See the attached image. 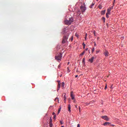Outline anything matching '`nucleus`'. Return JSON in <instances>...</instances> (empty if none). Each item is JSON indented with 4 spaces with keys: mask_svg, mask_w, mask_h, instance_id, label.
<instances>
[{
    "mask_svg": "<svg viewBox=\"0 0 127 127\" xmlns=\"http://www.w3.org/2000/svg\"><path fill=\"white\" fill-rule=\"evenodd\" d=\"M72 22H74V19L73 17H70L68 20H64V24H66V25H70Z\"/></svg>",
    "mask_w": 127,
    "mask_h": 127,
    "instance_id": "nucleus-1",
    "label": "nucleus"
},
{
    "mask_svg": "<svg viewBox=\"0 0 127 127\" xmlns=\"http://www.w3.org/2000/svg\"><path fill=\"white\" fill-rule=\"evenodd\" d=\"M111 10H112V8H108L107 9V12H111Z\"/></svg>",
    "mask_w": 127,
    "mask_h": 127,
    "instance_id": "nucleus-19",
    "label": "nucleus"
},
{
    "mask_svg": "<svg viewBox=\"0 0 127 127\" xmlns=\"http://www.w3.org/2000/svg\"><path fill=\"white\" fill-rule=\"evenodd\" d=\"M102 19L103 21V22H106V18H105L104 17H103Z\"/></svg>",
    "mask_w": 127,
    "mask_h": 127,
    "instance_id": "nucleus-16",
    "label": "nucleus"
},
{
    "mask_svg": "<svg viewBox=\"0 0 127 127\" xmlns=\"http://www.w3.org/2000/svg\"><path fill=\"white\" fill-rule=\"evenodd\" d=\"M88 51V48H86V49H85V51Z\"/></svg>",
    "mask_w": 127,
    "mask_h": 127,
    "instance_id": "nucleus-41",
    "label": "nucleus"
},
{
    "mask_svg": "<svg viewBox=\"0 0 127 127\" xmlns=\"http://www.w3.org/2000/svg\"><path fill=\"white\" fill-rule=\"evenodd\" d=\"M55 59L58 61H61V59H62V54L60 53L58 55L56 56Z\"/></svg>",
    "mask_w": 127,
    "mask_h": 127,
    "instance_id": "nucleus-3",
    "label": "nucleus"
},
{
    "mask_svg": "<svg viewBox=\"0 0 127 127\" xmlns=\"http://www.w3.org/2000/svg\"><path fill=\"white\" fill-rule=\"evenodd\" d=\"M85 105H86V106H89V105H90V103H85Z\"/></svg>",
    "mask_w": 127,
    "mask_h": 127,
    "instance_id": "nucleus-27",
    "label": "nucleus"
},
{
    "mask_svg": "<svg viewBox=\"0 0 127 127\" xmlns=\"http://www.w3.org/2000/svg\"><path fill=\"white\" fill-rule=\"evenodd\" d=\"M57 100H58V102H59V99L56 98L55 100V101H56Z\"/></svg>",
    "mask_w": 127,
    "mask_h": 127,
    "instance_id": "nucleus-28",
    "label": "nucleus"
},
{
    "mask_svg": "<svg viewBox=\"0 0 127 127\" xmlns=\"http://www.w3.org/2000/svg\"><path fill=\"white\" fill-rule=\"evenodd\" d=\"M101 119L105 120V121H107V122H109V121H110V118H109L107 116H101Z\"/></svg>",
    "mask_w": 127,
    "mask_h": 127,
    "instance_id": "nucleus-5",
    "label": "nucleus"
},
{
    "mask_svg": "<svg viewBox=\"0 0 127 127\" xmlns=\"http://www.w3.org/2000/svg\"><path fill=\"white\" fill-rule=\"evenodd\" d=\"M94 51H95V48H92V53H93V52H94Z\"/></svg>",
    "mask_w": 127,
    "mask_h": 127,
    "instance_id": "nucleus-25",
    "label": "nucleus"
},
{
    "mask_svg": "<svg viewBox=\"0 0 127 127\" xmlns=\"http://www.w3.org/2000/svg\"><path fill=\"white\" fill-rule=\"evenodd\" d=\"M75 100L73 101V103H75Z\"/></svg>",
    "mask_w": 127,
    "mask_h": 127,
    "instance_id": "nucleus-46",
    "label": "nucleus"
},
{
    "mask_svg": "<svg viewBox=\"0 0 127 127\" xmlns=\"http://www.w3.org/2000/svg\"><path fill=\"white\" fill-rule=\"evenodd\" d=\"M61 125H63V122L61 121Z\"/></svg>",
    "mask_w": 127,
    "mask_h": 127,
    "instance_id": "nucleus-36",
    "label": "nucleus"
},
{
    "mask_svg": "<svg viewBox=\"0 0 127 127\" xmlns=\"http://www.w3.org/2000/svg\"><path fill=\"white\" fill-rule=\"evenodd\" d=\"M61 111V108H60L59 109V110L58 111V115H59V114L60 113Z\"/></svg>",
    "mask_w": 127,
    "mask_h": 127,
    "instance_id": "nucleus-17",
    "label": "nucleus"
},
{
    "mask_svg": "<svg viewBox=\"0 0 127 127\" xmlns=\"http://www.w3.org/2000/svg\"><path fill=\"white\" fill-rule=\"evenodd\" d=\"M104 55H105L106 57H107L108 56H109V52L105 51L104 53Z\"/></svg>",
    "mask_w": 127,
    "mask_h": 127,
    "instance_id": "nucleus-11",
    "label": "nucleus"
},
{
    "mask_svg": "<svg viewBox=\"0 0 127 127\" xmlns=\"http://www.w3.org/2000/svg\"><path fill=\"white\" fill-rule=\"evenodd\" d=\"M110 125H111V123H110V122H105L103 124V126H110Z\"/></svg>",
    "mask_w": 127,
    "mask_h": 127,
    "instance_id": "nucleus-10",
    "label": "nucleus"
},
{
    "mask_svg": "<svg viewBox=\"0 0 127 127\" xmlns=\"http://www.w3.org/2000/svg\"><path fill=\"white\" fill-rule=\"evenodd\" d=\"M73 36H71V39H69V40H71V41H73Z\"/></svg>",
    "mask_w": 127,
    "mask_h": 127,
    "instance_id": "nucleus-23",
    "label": "nucleus"
},
{
    "mask_svg": "<svg viewBox=\"0 0 127 127\" xmlns=\"http://www.w3.org/2000/svg\"><path fill=\"white\" fill-rule=\"evenodd\" d=\"M94 46L96 47L97 46V44H96V42H94Z\"/></svg>",
    "mask_w": 127,
    "mask_h": 127,
    "instance_id": "nucleus-30",
    "label": "nucleus"
},
{
    "mask_svg": "<svg viewBox=\"0 0 127 127\" xmlns=\"http://www.w3.org/2000/svg\"><path fill=\"white\" fill-rule=\"evenodd\" d=\"M98 7H99V8H100V9H101V8H102V6L100 5H99L98 6Z\"/></svg>",
    "mask_w": 127,
    "mask_h": 127,
    "instance_id": "nucleus-26",
    "label": "nucleus"
},
{
    "mask_svg": "<svg viewBox=\"0 0 127 127\" xmlns=\"http://www.w3.org/2000/svg\"><path fill=\"white\" fill-rule=\"evenodd\" d=\"M85 51H84L80 55L81 56H83V55H84V54H85Z\"/></svg>",
    "mask_w": 127,
    "mask_h": 127,
    "instance_id": "nucleus-21",
    "label": "nucleus"
},
{
    "mask_svg": "<svg viewBox=\"0 0 127 127\" xmlns=\"http://www.w3.org/2000/svg\"><path fill=\"white\" fill-rule=\"evenodd\" d=\"M105 13H106V10L101 11V14L103 15L105 14Z\"/></svg>",
    "mask_w": 127,
    "mask_h": 127,
    "instance_id": "nucleus-13",
    "label": "nucleus"
},
{
    "mask_svg": "<svg viewBox=\"0 0 127 127\" xmlns=\"http://www.w3.org/2000/svg\"><path fill=\"white\" fill-rule=\"evenodd\" d=\"M76 13H77V16H79V15H81V11L80 10H77Z\"/></svg>",
    "mask_w": 127,
    "mask_h": 127,
    "instance_id": "nucleus-9",
    "label": "nucleus"
},
{
    "mask_svg": "<svg viewBox=\"0 0 127 127\" xmlns=\"http://www.w3.org/2000/svg\"><path fill=\"white\" fill-rule=\"evenodd\" d=\"M66 31V28H64L63 30V34H64Z\"/></svg>",
    "mask_w": 127,
    "mask_h": 127,
    "instance_id": "nucleus-18",
    "label": "nucleus"
},
{
    "mask_svg": "<svg viewBox=\"0 0 127 127\" xmlns=\"http://www.w3.org/2000/svg\"><path fill=\"white\" fill-rule=\"evenodd\" d=\"M75 108H76V109L78 108V107H77V105L75 106Z\"/></svg>",
    "mask_w": 127,
    "mask_h": 127,
    "instance_id": "nucleus-44",
    "label": "nucleus"
},
{
    "mask_svg": "<svg viewBox=\"0 0 127 127\" xmlns=\"http://www.w3.org/2000/svg\"><path fill=\"white\" fill-rule=\"evenodd\" d=\"M65 85V83L64 82L62 83V88L63 89L64 88V86Z\"/></svg>",
    "mask_w": 127,
    "mask_h": 127,
    "instance_id": "nucleus-15",
    "label": "nucleus"
},
{
    "mask_svg": "<svg viewBox=\"0 0 127 127\" xmlns=\"http://www.w3.org/2000/svg\"><path fill=\"white\" fill-rule=\"evenodd\" d=\"M68 36H69V34H67V35H64L63 38V41L62 42V43L63 44H64V43H66L67 42V40L68 39Z\"/></svg>",
    "mask_w": 127,
    "mask_h": 127,
    "instance_id": "nucleus-2",
    "label": "nucleus"
},
{
    "mask_svg": "<svg viewBox=\"0 0 127 127\" xmlns=\"http://www.w3.org/2000/svg\"><path fill=\"white\" fill-rule=\"evenodd\" d=\"M78 77V75H75V78H77Z\"/></svg>",
    "mask_w": 127,
    "mask_h": 127,
    "instance_id": "nucleus-42",
    "label": "nucleus"
},
{
    "mask_svg": "<svg viewBox=\"0 0 127 127\" xmlns=\"http://www.w3.org/2000/svg\"><path fill=\"white\" fill-rule=\"evenodd\" d=\"M83 61H85V58L83 59Z\"/></svg>",
    "mask_w": 127,
    "mask_h": 127,
    "instance_id": "nucleus-45",
    "label": "nucleus"
},
{
    "mask_svg": "<svg viewBox=\"0 0 127 127\" xmlns=\"http://www.w3.org/2000/svg\"><path fill=\"white\" fill-rule=\"evenodd\" d=\"M79 112H81V107H79Z\"/></svg>",
    "mask_w": 127,
    "mask_h": 127,
    "instance_id": "nucleus-33",
    "label": "nucleus"
},
{
    "mask_svg": "<svg viewBox=\"0 0 127 127\" xmlns=\"http://www.w3.org/2000/svg\"><path fill=\"white\" fill-rule=\"evenodd\" d=\"M106 14H107V15L111 14V12H107Z\"/></svg>",
    "mask_w": 127,
    "mask_h": 127,
    "instance_id": "nucleus-29",
    "label": "nucleus"
},
{
    "mask_svg": "<svg viewBox=\"0 0 127 127\" xmlns=\"http://www.w3.org/2000/svg\"><path fill=\"white\" fill-rule=\"evenodd\" d=\"M75 36H76V37H78V35H77V34H75Z\"/></svg>",
    "mask_w": 127,
    "mask_h": 127,
    "instance_id": "nucleus-40",
    "label": "nucleus"
},
{
    "mask_svg": "<svg viewBox=\"0 0 127 127\" xmlns=\"http://www.w3.org/2000/svg\"><path fill=\"white\" fill-rule=\"evenodd\" d=\"M92 6H93V5L90 6V8H92Z\"/></svg>",
    "mask_w": 127,
    "mask_h": 127,
    "instance_id": "nucleus-43",
    "label": "nucleus"
},
{
    "mask_svg": "<svg viewBox=\"0 0 127 127\" xmlns=\"http://www.w3.org/2000/svg\"><path fill=\"white\" fill-rule=\"evenodd\" d=\"M67 109L68 110V112H71V105L70 104L68 105Z\"/></svg>",
    "mask_w": 127,
    "mask_h": 127,
    "instance_id": "nucleus-12",
    "label": "nucleus"
},
{
    "mask_svg": "<svg viewBox=\"0 0 127 127\" xmlns=\"http://www.w3.org/2000/svg\"><path fill=\"white\" fill-rule=\"evenodd\" d=\"M70 97L71 98V99L75 100V96H74V92L73 91H71L70 92Z\"/></svg>",
    "mask_w": 127,
    "mask_h": 127,
    "instance_id": "nucleus-6",
    "label": "nucleus"
},
{
    "mask_svg": "<svg viewBox=\"0 0 127 127\" xmlns=\"http://www.w3.org/2000/svg\"><path fill=\"white\" fill-rule=\"evenodd\" d=\"M54 119H56V115H54Z\"/></svg>",
    "mask_w": 127,
    "mask_h": 127,
    "instance_id": "nucleus-35",
    "label": "nucleus"
},
{
    "mask_svg": "<svg viewBox=\"0 0 127 127\" xmlns=\"http://www.w3.org/2000/svg\"><path fill=\"white\" fill-rule=\"evenodd\" d=\"M64 103H66V100H67V98L66 97V95H64Z\"/></svg>",
    "mask_w": 127,
    "mask_h": 127,
    "instance_id": "nucleus-14",
    "label": "nucleus"
},
{
    "mask_svg": "<svg viewBox=\"0 0 127 127\" xmlns=\"http://www.w3.org/2000/svg\"><path fill=\"white\" fill-rule=\"evenodd\" d=\"M95 59V57H92L91 59H89V62L91 63H93V61H94V60Z\"/></svg>",
    "mask_w": 127,
    "mask_h": 127,
    "instance_id": "nucleus-8",
    "label": "nucleus"
},
{
    "mask_svg": "<svg viewBox=\"0 0 127 127\" xmlns=\"http://www.w3.org/2000/svg\"><path fill=\"white\" fill-rule=\"evenodd\" d=\"M99 52H100V51L97 50L96 51V54H98V53H99Z\"/></svg>",
    "mask_w": 127,
    "mask_h": 127,
    "instance_id": "nucleus-32",
    "label": "nucleus"
},
{
    "mask_svg": "<svg viewBox=\"0 0 127 127\" xmlns=\"http://www.w3.org/2000/svg\"><path fill=\"white\" fill-rule=\"evenodd\" d=\"M92 5H94V3L92 4Z\"/></svg>",
    "mask_w": 127,
    "mask_h": 127,
    "instance_id": "nucleus-48",
    "label": "nucleus"
},
{
    "mask_svg": "<svg viewBox=\"0 0 127 127\" xmlns=\"http://www.w3.org/2000/svg\"><path fill=\"white\" fill-rule=\"evenodd\" d=\"M68 64H69V63H68Z\"/></svg>",
    "mask_w": 127,
    "mask_h": 127,
    "instance_id": "nucleus-51",
    "label": "nucleus"
},
{
    "mask_svg": "<svg viewBox=\"0 0 127 127\" xmlns=\"http://www.w3.org/2000/svg\"><path fill=\"white\" fill-rule=\"evenodd\" d=\"M50 127H52V124H50Z\"/></svg>",
    "mask_w": 127,
    "mask_h": 127,
    "instance_id": "nucleus-37",
    "label": "nucleus"
},
{
    "mask_svg": "<svg viewBox=\"0 0 127 127\" xmlns=\"http://www.w3.org/2000/svg\"><path fill=\"white\" fill-rule=\"evenodd\" d=\"M93 33H94V36H96V31H94Z\"/></svg>",
    "mask_w": 127,
    "mask_h": 127,
    "instance_id": "nucleus-31",
    "label": "nucleus"
},
{
    "mask_svg": "<svg viewBox=\"0 0 127 127\" xmlns=\"http://www.w3.org/2000/svg\"><path fill=\"white\" fill-rule=\"evenodd\" d=\"M60 88H61V83H60V81H58V91L60 90Z\"/></svg>",
    "mask_w": 127,
    "mask_h": 127,
    "instance_id": "nucleus-7",
    "label": "nucleus"
},
{
    "mask_svg": "<svg viewBox=\"0 0 127 127\" xmlns=\"http://www.w3.org/2000/svg\"><path fill=\"white\" fill-rule=\"evenodd\" d=\"M82 46H83V49H85V47H86V44H85V43H82Z\"/></svg>",
    "mask_w": 127,
    "mask_h": 127,
    "instance_id": "nucleus-20",
    "label": "nucleus"
},
{
    "mask_svg": "<svg viewBox=\"0 0 127 127\" xmlns=\"http://www.w3.org/2000/svg\"><path fill=\"white\" fill-rule=\"evenodd\" d=\"M61 76H62V75H61Z\"/></svg>",
    "mask_w": 127,
    "mask_h": 127,
    "instance_id": "nucleus-50",
    "label": "nucleus"
},
{
    "mask_svg": "<svg viewBox=\"0 0 127 127\" xmlns=\"http://www.w3.org/2000/svg\"><path fill=\"white\" fill-rule=\"evenodd\" d=\"M97 39L98 40V39H99V38H97Z\"/></svg>",
    "mask_w": 127,
    "mask_h": 127,
    "instance_id": "nucleus-49",
    "label": "nucleus"
},
{
    "mask_svg": "<svg viewBox=\"0 0 127 127\" xmlns=\"http://www.w3.org/2000/svg\"><path fill=\"white\" fill-rule=\"evenodd\" d=\"M107 88H108V86H107V84H106V85H105V90H107Z\"/></svg>",
    "mask_w": 127,
    "mask_h": 127,
    "instance_id": "nucleus-24",
    "label": "nucleus"
},
{
    "mask_svg": "<svg viewBox=\"0 0 127 127\" xmlns=\"http://www.w3.org/2000/svg\"><path fill=\"white\" fill-rule=\"evenodd\" d=\"M80 9L81 10V12H85L86 11V10L87 9V8L85 6L81 5L80 6Z\"/></svg>",
    "mask_w": 127,
    "mask_h": 127,
    "instance_id": "nucleus-4",
    "label": "nucleus"
},
{
    "mask_svg": "<svg viewBox=\"0 0 127 127\" xmlns=\"http://www.w3.org/2000/svg\"><path fill=\"white\" fill-rule=\"evenodd\" d=\"M53 115H55V112H53Z\"/></svg>",
    "mask_w": 127,
    "mask_h": 127,
    "instance_id": "nucleus-39",
    "label": "nucleus"
},
{
    "mask_svg": "<svg viewBox=\"0 0 127 127\" xmlns=\"http://www.w3.org/2000/svg\"><path fill=\"white\" fill-rule=\"evenodd\" d=\"M106 17H107V18H109V15H108V14H106Z\"/></svg>",
    "mask_w": 127,
    "mask_h": 127,
    "instance_id": "nucleus-34",
    "label": "nucleus"
},
{
    "mask_svg": "<svg viewBox=\"0 0 127 127\" xmlns=\"http://www.w3.org/2000/svg\"><path fill=\"white\" fill-rule=\"evenodd\" d=\"M77 127H80V124H78Z\"/></svg>",
    "mask_w": 127,
    "mask_h": 127,
    "instance_id": "nucleus-38",
    "label": "nucleus"
},
{
    "mask_svg": "<svg viewBox=\"0 0 127 127\" xmlns=\"http://www.w3.org/2000/svg\"><path fill=\"white\" fill-rule=\"evenodd\" d=\"M87 36H88V34L86 33L85 36V40H87Z\"/></svg>",
    "mask_w": 127,
    "mask_h": 127,
    "instance_id": "nucleus-22",
    "label": "nucleus"
},
{
    "mask_svg": "<svg viewBox=\"0 0 127 127\" xmlns=\"http://www.w3.org/2000/svg\"><path fill=\"white\" fill-rule=\"evenodd\" d=\"M114 2H115V1H116V0H114Z\"/></svg>",
    "mask_w": 127,
    "mask_h": 127,
    "instance_id": "nucleus-47",
    "label": "nucleus"
}]
</instances>
